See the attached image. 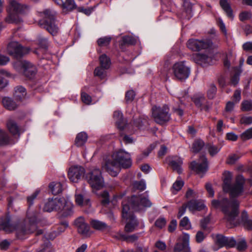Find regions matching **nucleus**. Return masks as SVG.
<instances>
[{
	"instance_id": "nucleus-1",
	"label": "nucleus",
	"mask_w": 252,
	"mask_h": 252,
	"mask_svg": "<svg viewBox=\"0 0 252 252\" xmlns=\"http://www.w3.org/2000/svg\"><path fill=\"white\" fill-rule=\"evenodd\" d=\"M122 216L126 222L125 230L127 232L133 231L138 225L133 212L142 210L145 207H151L150 200L143 195H132L130 198L122 201Z\"/></svg>"
},
{
	"instance_id": "nucleus-2",
	"label": "nucleus",
	"mask_w": 252,
	"mask_h": 252,
	"mask_svg": "<svg viewBox=\"0 0 252 252\" xmlns=\"http://www.w3.org/2000/svg\"><path fill=\"white\" fill-rule=\"evenodd\" d=\"M131 165L130 154L121 150L106 157L102 164V168L112 176H116L120 168H127Z\"/></svg>"
},
{
	"instance_id": "nucleus-3",
	"label": "nucleus",
	"mask_w": 252,
	"mask_h": 252,
	"mask_svg": "<svg viewBox=\"0 0 252 252\" xmlns=\"http://www.w3.org/2000/svg\"><path fill=\"white\" fill-rule=\"evenodd\" d=\"M230 196V200L223 198L221 201L213 200L212 206L215 208L220 207L222 212L224 215V219L226 220L229 227L235 226L237 224L236 218L239 214V203L238 201Z\"/></svg>"
},
{
	"instance_id": "nucleus-4",
	"label": "nucleus",
	"mask_w": 252,
	"mask_h": 252,
	"mask_svg": "<svg viewBox=\"0 0 252 252\" xmlns=\"http://www.w3.org/2000/svg\"><path fill=\"white\" fill-rule=\"evenodd\" d=\"M72 203L64 198H55L49 199L43 207V211L52 212L57 211L60 212L63 217L71 216L73 213Z\"/></svg>"
},
{
	"instance_id": "nucleus-5",
	"label": "nucleus",
	"mask_w": 252,
	"mask_h": 252,
	"mask_svg": "<svg viewBox=\"0 0 252 252\" xmlns=\"http://www.w3.org/2000/svg\"><path fill=\"white\" fill-rule=\"evenodd\" d=\"M35 228L34 223H31L28 228L23 224L13 223L9 217L2 218L0 221V230L8 233L15 231L17 237L21 239H24L25 235L32 233Z\"/></svg>"
},
{
	"instance_id": "nucleus-6",
	"label": "nucleus",
	"mask_w": 252,
	"mask_h": 252,
	"mask_svg": "<svg viewBox=\"0 0 252 252\" xmlns=\"http://www.w3.org/2000/svg\"><path fill=\"white\" fill-rule=\"evenodd\" d=\"M232 179V173L229 171H225L223 179V189L224 192H229L231 197H236L240 195L243 192L245 180L242 175H239L236 178L235 183L231 185Z\"/></svg>"
},
{
	"instance_id": "nucleus-7",
	"label": "nucleus",
	"mask_w": 252,
	"mask_h": 252,
	"mask_svg": "<svg viewBox=\"0 0 252 252\" xmlns=\"http://www.w3.org/2000/svg\"><path fill=\"white\" fill-rule=\"evenodd\" d=\"M29 10L27 5L20 3L18 0H9L6 8L7 16L4 19L6 23L12 24L19 21V16Z\"/></svg>"
},
{
	"instance_id": "nucleus-8",
	"label": "nucleus",
	"mask_w": 252,
	"mask_h": 252,
	"mask_svg": "<svg viewBox=\"0 0 252 252\" xmlns=\"http://www.w3.org/2000/svg\"><path fill=\"white\" fill-rule=\"evenodd\" d=\"M44 19L39 22L40 27L45 28L52 35H56L59 32V28L55 24V17L56 12L54 11L46 9L43 12Z\"/></svg>"
},
{
	"instance_id": "nucleus-9",
	"label": "nucleus",
	"mask_w": 252,
	"mask_h": 252,
	"mask_svg": "<svg viewBox=\"0 0 252 252\" xmlns=\"http://www.w3.org/2000/svg\"><path fill=\"white\" fill-rule=\"evenodd\" d=\"M152 117L155 121L160 125H163L170 119L169 108L166 105L162 106H155L152 109Z\"/></svg>"
},
{
	"instance_id": "nucleus-10",
	"label": "nucleus",
	"mask_w": 252,
	"mask_h": 252,
	"mask_svg": "<svg viewBox=\"0 0 252 252\" xmlns=\"http://www.w3.org/2000/svg\"><path fill=\"white\" fill-rule=\"evenodd\" d=\"M88 182L93 189L98 190L104 186V181L99 169L94 167L87 175Z\"/></svg>"
},
{
	"instance_id": "nucleus-11",
	"label": "nucleus",
	"mask_w": 252,
	"mask_h": 252,
	"mask_svg": "<svg viewBox=\"0 0 252 252\" xmlns=\"http://www.w3.org/2000/svg\"><path fill=\"white\" fill-rule=\"evenodd\" d=\"M172 70L176 79L181 81L187 79L190 74V68L184 61L174 63L172 67Z\"/></svg>"
},
{
	"instance_id": "nucleus-12",
	"label": "nucleus",
	"mask_w": 252,
	"mask_h": 252,
	"mask_svg": "<svg viewBox=\"0 0 252 252\" xmlns=\"http://www.w3.org/2000/svg\"><path fill=\"white\" fill-rule=\"evenodd\" d=\"M14 67L16 68L21 67L23 69L24 75L30 79L33 78L37 71L36 67L26 61H17L14 63Z\"/></svg>"
},
{
	"instance_id": "nucleus-13",
	"label": "nucleus",
	"mask_w": 252,
	"mask_h": 252,
	"mask_svg": "<svg viewBox=\"0 0 252 252\" xmlns=\"http://www.w3.org/2000/svg\"><path fill=\"white\" fill-rule=\"evenodd\" d=\"M7 50L9 55L17 59L20 58L29 51L28 48L22 46L18 42L15 41L9 43Z\"/></svg>"
},
{
	"instance_id": "nucleus-14",
	"label": "nucleus",
	"mask_w": 252,
	"mask_h": 252,
	"mask_svg": "<svg viewBox=\"0 0 252 252\" xmlns=\"http://www.w3.org/2000/svg\"><path fill=\"white\" fill-rule=\"evenodd\" d=\"M189 243V234L183 233L179 238L177 243L174 246V252H191Z\"/></svg>"
},
{
	"instance_id": "nucleus-15",
	"label": "nucleus",
	"mask_w": 252,
	"mask_h": 252,
	"mask_svg": "<svg viewBox=\"0 0 252 252\" xmlns=\"http://www.w3.org/2000/svg\"><path fill=\"white\" fill-rule=\"evenodd\" d=\"M210 40H202L190 39L187 42L188 47L192 51H198L201 49H207L212 46Z\"/></svg>"
},
{
	"instance_id": "nucleus-16",
	"label": "nucleus",
	"mask_w": 252,
	"mask_h": 252,
	"mask_svg": "<svg viewBox=\"0 0 252 252\" xmlns=\"http://www.w3.org/2000/svg\"><path fill=\"white\" fill-rule=\"evenodd\" d=\"M190 168L197 174H204L208 170V161L206 157L202 156L198 162L193 161L191 162Z\"/></svg>"
},
{
	"instance_id": "nucleus-17",
	"label": "nucleus",
	"mask_w": 252,
	"mask_h": 252,
	"mask_svg": "<svg viewBox=\"0 0 252 252\" xmlns=\"http://www.w3.org/2000/svg\"><path fill=\"white\" fill-rule=\"evenodd\" d=\"M85 173V169L80 166H74L69 168L68 172V177L70 181L77 183Z\"/></svg>"
},
{
	"instance_id": "nucleus-18",
	"label": "nucleus",
	"mask_w": 252,
	"mask_h": 252,
	"mask_svg": "<svg viewBox=\"0 0 252 252\" xmlns=\"http://www.w3.org/2000/svg\"><path fill=\"white\" fill-rule=\"evenodd\" d=\"M74 223L77 228L78 232L82 235L85 237H88L90 236L92 234V232L90 230V226L85 222L84 218H78L75 220Z\"/></svg>"
},
{
	"instance_id": "nucleus-19",
	"label": "nucleus",
	"mask_w": 252,
	"mask_h": 252,
	"mask_svg": "<svg viewBox=\"0 0 252 252\" xmlns=\"http://www.w3.org/2000/svg\"><path fill=\"white\" fill-rule=\"evenodd\" d=\"M62 8L63 12L66 13L77 7L74 0H53Z\"/></svg>"
},
{
	"instance_id": "nucleus-20",
	"label": "nucleus",
	"mask_w": 252,
	"mask_h": 252,
	"mask_svg": "<svg viewBox=\"0 0 252 252\" xmlns=\"http://www.w3.org/2000/svg\"><path fill=\"white\" fill-rule=\"evenodd\" d=\"M196 62L203 66L211 65L214 63L213 56L208 53H198L196 55Z\"/></svg>"
},
{
	"instance_id": "nucleus-21",
	"label": "nucleus",
	"mask_w": 252,
	"mask_h": 252,
	"mask_svg": "<svg viewBox=\"0 0 252 252\" xmlns=\"http://www.w3.org/2000/svg\"><path fill=\"white\" fill-rule=\"evenodd\" d=\"M85 193L84 188L81 190L78 188L76 189L75 202L78 205L83 206L90 205V199L84 197Z\"/></svg>"
},
{
	"instance_id": "nucleus-22",
	"label": "nucleus",
	"mask_w": 252,
	"mask_h": 252,
	"mask_svg": "<svg viewBox=\"0 0 252 252\" xmlns=\"http://www.w3.org/2000/svg\"><path fill=\"white\" fill-rule=\"evenodd\" d=\"M189 210L192 212L203 210L205 205L202 200H191L187 204Z\"/></svg>"
},
{
	"instance_id": "nucleus-23",
	"label": "nucleus",
	"mask_w": 252,
	"mask_h": 252,
	"mask_svg": "<svg viewBox=\"0 0 252 252\" xmlns=\"http://www.w3.org/2000/svg\"><path fill=\"white\" fill-rule=\"evenodd\" d=\"M244 61L240 62V65L234 68V74L232 75L230 78V84L231 85L235 86L238 84L240 80V75L242 72V66L243 64Z\"/></svg>"
},
{
	"instance_id": "nucleus-24",
	"label": "nucleus",
	"mask_w": 252,
	"mask_h": 252,
	"mask_svg": "<svg viewBox=\"0 0 252 252\" xmlns=\"http://www.w3.org/2000/svg\"><path fill=\"white\" fill-rule=\"evenodd\" d=\"M170 165L174 170H176L179 173L181 172V166L182 165V159L179 157H174L170 160Z\"/></svg>"
},
{
	"instance_id": "nucleus-25",
	"label": "nucleus",
	"mask_w": 252,
	"mask_h": 252,
	"mask_svg": "<svg viewBox=\"0 0 252 252\" xmlns=\"http://www.w3.org/2000/svg\"><path fill=\"white\" fill-rule=\"evenodd\" d=\"M90 224L93 228L99 231H103L108 227L105 222L97 220H91Z\"/></svg>"
},
{
	"instance_id": "nucleus-26",
	"label": "nucleus",
	"mask_w": 252,
	"mask_h": 252,
	"mask_svg": "<svg viewBox=\"0 0 252 252\" xmlns=\"http://www.w3.org/2000/svg\"><path fill=\"white\" fill-rule=\"evenodd\" d=\"M3 106L8 110H14L17 107V104L9 97H5L2 100Z\"/></svg>"
},
{
	"instance_id": "nucleus-27",
	"label": "nucleus",
	"mask_w": 252,
	"mask_h": 252,
	"mask_svg": "<svg viewBox=\"0 0 252 252\" xmlns=\"http://www.w3.org/2000/svg\"><path fill=\"white\" fill-rule=\"evenodd\" d=\"M87 134L84 132L78 133L75 139V144L77 147H81L84 145L87 140Z\"/></svg>"
},
{
	"instance_id": "nucleus-28",
	"label": "nucleus",
	"mask_w": 252,
	"mask_h": 252,
	"mask_svg": "<svg viewBox=\"0 0 252 252\" xmlns=\"http://www.w3.org/2000/svg\"><path fill=\"white\" fill-rule=\"evenodd\" d=\"M114 118L116 121V124L118 128L121 130L125 128V124L123 121L122 113L119 111H116L114 113Z\"/></svg>"
},
{
	"instance_id": "nucleus-29",
	"label": "nucleus",
	"mask_w": 252,
	"mask_h": 252,
	"mask_svg": "<svg viewBox=\"0 0 252 252\" xmlns=\"http://www.w3.org/2000/svg\"><path fill=\"white\" fill-rule=\"evenodd\" d=\"M7 126L10 132L13 135L19 133V128L17 124L12 120H9L7 123Z\"/></svg>"
},
{
	"instance_id": "nucleus-30",
	"label": "nucleus",
	"mask_w": 252,
	"mask_h": 252,
	"mask_svg": "<svg viewBox=\"0 0 252 252\" xmlns=\"http://www.w3.org/2000/svg\"><path fill=\"white\" fill-rule=\"evenodd\" d=\"M220 5L227 16L230 18H233L232 10L228 2L226 0H220Z\"/></svg>"
},
{
	"instance_id": "nucleus-31",
	"label": "nucleus",
	"mask_w": 252,
	"mask_h": 252,
	"mask_svg": "<svg viewBox=\"0 0 252 252\" xmlns=\"http://www.w3.org/2000/svg\"><path fill=\"white\" fill-rule=\"evenodd\" d=\"M49 188L52 193L57 195L62 191V185L60 182H52L49 185Z\"/></svg>"
},
{
	"instance_id": "nucleus-32",
	"label": "nucleus",
	"mask_w": 252,
	"mask_h": 252,
	"mask_svg": "<svg viewBox=\"0 0 252 252\" xmlns=\"http://www.w3.org/2000/svg\"><path fill=\"white\" fill-rule=\"evenodd\" d=\"M205 148L208 151L210 156L213 157L219 153L221 149V147L209 143L206 145Z\"/></svg>"
},
{
	"instance_id": "nucleus-33",
	"label": "nucleus",
	"mask_w": 252,
	"mask_h": 252,
	"mask_svg": "<svg viewBox=\"0 0 252 252\" xmlns=\"http://www.w3.org/2000/svg\"><path fill=\"white\" fill-rule=\"evenodd\" d=\"M242 222L245 228L252 230V220L248 219L246 212H243L242 215Z\"/></svg>"
},
{
	"instance_id": "nucleus-34",
	"label": "nucleus",
	"mask_w": 252,
	"mask_h": 252,
	"mask_svg": "<svg viewBox=\"0 0 252 252\" xmlns=\"http://www.w3.org/2000/svg\"><path fill=\"white\" fill-rule=\"evenodd\" d=\"M26 94V89L22 86H18L15 88L14 91V96L18 100L22 99Z\"/></svg>"
},
{
	"instance_id": "nucleus-35",
	"label": "nucleus",
	"mask_w": 252,
	"mask_h": 252,
	"mask_svg": "<svg viewBox=\"0 0 252 252\" xmlns=\"http://www.w3.org/2000/svg\"><path fill=\"white\" fill-rule=\"evenodd\" d=\"M108 68L102 67L101 66L96 67L94 71V75L100 79H104L106 75V70Z\"/></svg>"
},
{
	"instance_id": "nucleus-36",
	"label": "nucleus",
	"mask_w": 252,
	"mask_h": 252,
	"mask_svg": "<svg viewBox=\"0 0 252 252\" xmlns=\"http://www.w3.org/2000/svg\"><path fill=\"white\" fill-rule=\"evenodd\" d=\"M100 66L105 68H109L110 66V60L106 55L103 54L99 57Z\"/></svg>"
},
{
	"instance_id": "nucleus-37",
	"label": "nucleus",
	"mask_w": 252,
	"mask_h": 252,
	"mask_svg": "<svg viewBox=\"0 0 252 252\" xmlns=\"http://www.w3.org/2000/svg\"><path fill=\"white\" fill-rule=\"evenodd\" d=\"M156 145L155 144H153L150 145L146 150H145L143 152L137 157V159L138 160H141L143 158L147 157L151 153V152L155 148Z\"/></svg>"
},
{
	"instance_id": "nucleus-38",
	"label": "nucleus",
	"mask_w": 252,
	"mask_h": 252,
	"mask_svg": "<svg viewBox=\"0 0 252 252\" xmlns=\"http://www.w3.org/2000/svg\"><path fill=\"white\" fill-rule=\"evenodd\" d=\"M204 143L203 141L198 140L193 142L192 144L191 150L193 153H198L204 146Z\"/></svg>"
},
{
	"instance_id": "nucleus-39",
	"label": "nucleus",
	"mask_w": 252,
	"mask_h": 252,
	"mask_svg": "<svg viewBox=\"0 0 252 252\" xmlns=\"http://www.w3.org/2000/svg\"><path fill=\"white\" fill-rule=\"evenodd\" d=\"M121 45H133L136 43V39L134 37L130 36H124L122 38Z\"/></svg>"
},
{
	"instance_id": "nucleus-40",
	"label": "nucleus",
	"mask_w": 252,
	"mask_h": 252,
	"mask_svg": "<svg viewBox=\"0 0 252 252\" xmlns=\"http://www.w3.org/2000/svg\"><path fill=\"white\" fill-rule=\"evenodd\" d=\"M68 226V223L67 221L63 222L58 227V230L54 235L49 236V238L50 239H53L55 238L57 235L64 232L65 229Z\"/></svg>"
},
{
	"instance_id": "nucleus-41",
	"label": "nucleus",
	"mask_w": 252,
	"mask_h": 252,
	"mask_svg": "<svg viewBox=\"0 0 252 252\" xmlns=\"http://www.w3.org/2000/svg\"><path fill=\"white\" fill-rule=\"evenodd\" d=\"M133 187L134 189H138L141 191L145 189L146 185L145 181H135L133 183Z\"/></svg>"
},
{
	"instance_id": "nucleus-42",
	"label": "nucleus",
	"mask_w": 252,
	"mask_h": 252,
	"mask_svg": "<svg viewBox=\"0 0 252 252\" xmlns=\"http://www.w3.org/2000/svg\"><path fill=\"white\" fill-rule=\"evenodd\" d=\"M101 197V202L102 205H106L110 202L109 193L107 191H103L99 194Z\"/></svg>"
},
{
	"instance_id": "nucleus-43",
	"label": "nucleus",
	"mask_w": 252,
	"mask_h": 252,
	"mask_svg": "<svg viewBox=\"0 0 252 252\" xmlns=\"http://www.w3.org/2000/svg\"><path fill=\"white\" fill-rule=\"evenodd\" d=\"M217 92V88L214 84H210L209 86V89L207 91V96L212 99L214 97Z\"/></svg>"
},
{
	"instance_id": "nucleus-44",
	"label": "nucleus",
	"mask_w": 252,
	"mask_h": 252,
	"mask_svg": "<svg viewBox=\"0 0 252 252\" xmlns=\"http://www.w3.org/2000/svg\"><path fill=\"white\" fill-rule=\"evenodd\" d=\"M184 185V182L182 180H177L172 186V192L176 194L180 190Z\"/></svg>"
},
{
	"instance_id": "nucleus-45",
	"label": "nucleus",
	"mask_w": 252,
	"mask_h": 252,
	"mask_svg": "<svg viewBox=\"0 0 252 252\" xmlns=\"http://www.w3.org/2000/svg\"><path fill=\"white\" fill-rule=\"evenodd\" d=\"M6 72L3 70L0 69V89L4 88L7 84V81L5 78Z\"/></svg>"
},
{
	"instance_id": "nucleus-46",
	"label": "nucleus",
	"mask_w": 252,
	"mask_h": 252,
	"mask_svg": "<svg viewBox=\"0 0 252 252\" xmlns=\"http://www.w3.org/2000/svg\"><path fill=\"white\" fill-rule=\"evenodd\" d=\"M180 225L186 229H189L191 226L189 218L187 217H184L180 221Z\"/></svg>"
},
{
	"instance_id": "nucleus-47",
	"label": "nucleus",
	"mask_w": 252,
	"mask_h": 252,
	"mask_svg": "<svg viewBox=\"0 0 252 252\" xmlns=\"http://www.w3.org/2000/svg\"><path fill=\"white\" fill-rule=\"evenodd\" d=\"M236 244L235 240L233 237H225L224 247L227 248L234 247Z\"/></svg>"
},
{
	"instance_id": "nucleus-48",
	"label": "nucleus",
	"mask_w": 252,
	"mask_h": 252,
	"mask_svg": "<svg viewBox=\"0 0 252 252\" xmlns=\"http://www.w3.org/2000/svg\"><path fill=\"white\" fill-rule=\"evenodd\" d=\"M242 109L244 111H249L252 110V101L245 100L242 103Z\"/></svg>"
},
{
	"instance_id": "nucleus-49",
	"label": "nucleus",
	"mask_w": 252,
	"mask_h": 252,
	"mask_svg": "<svg viewBox=\"0 0 252 252\" xmlns=\"http://www.w3.org/2000/svg\"><path fill=\"white\" fill-rule=\"evenodd\" d=\"M111 41V37L105 36L100 38L97 40V43L99 46H105L109 45Z\"/></svg>"
},
{
	"instance_id": "nucleus-50",
	"label": "nucleus",
	"mask_w": 252,
	"mask_h": 252,
	"mask_svg": "<svg viewBox=\"0 0 252 252\" xmlns=\"http://www.w3.org/2000/svg\"><path fill=\"white\" fill-rule=\"evenodd\" d=\"M9 142V137L7 134L3 131L0 130V145L7 144Z\"/></svg>"
},
{
	"instance_id": "nucleus-51",
	"label": "nucleus",
	"mask_w": 252,
	"mask_h": 252,
	"mask_svg": "<svg viewBox=\"0 0 252 252\" xmlns=\"http://www.w3.org/2000/svg\"><path fill=\"white\" fill-rule=\"evenodd\" d=\"M209 221V219L208 218H206L202 220L200 222L201 228L203 230L208 231V232L212 230V228L208 226Z\"/></svg>"
},
{
	"instance_id": "nucleus-52",
	"label": "nucleus",
	"mask_w": 252,
	"mask_h": 252,
	"mask_svg": "<svg viewBox=\"0 0 252 252\" xmlns=\"http://www.w3.org/2000/svg\"><path fill=\"white\" fill-rule=\"evenodd\" d=\"M241 138L243 140H246L252 138V127L245 131L241 134Z\"/></svg>"
},
{
	"instance_id": "nucleus-53",
	"label": "nucleus",
	"mask_w": 252,
	"mask_h": 252,
	"mask_svg": "<svg viewBox=\"0 0 252 252\" xmlns=\"http://www.w3.org/2000/svg\"><path fill=\"white\" fill-rule=\"evenodd\" d=\"M252 17V14L250 11H243L239 14V19L241 21H244L250 19Z\"/></svg>"
},
{
	"instance_id": "nucleus-54",
	"label": "nucleus",
	"mask_w": 252,
	"mask_h": 252,
	"mask_svg": "<svg viewBox=\"0 0 252 252\" xmlns=\"http://www.w3.org/2000/svg\"><path fill=\"white\" fill-rule=\"evenodd\" d=\"M225 240V236L220 234H218L216 236L215 241L216 244L218 245L220 247H224Z\"/></svg>"
},
{
	"instance_id": "nucleus-55",
	"label": "nucleus",
	"mask_w": 252,
	"mask_h": 252,
	"mask_svg": "<svg viewBox=\"0 0 252 252\" xmlns=\"http://www.w3.org/2000/svg\"><path fill=\"white\" fill-rule=\"evenodd\" d=\"M193 101L197 107H201L205 103V98L203 95L196 96L193 98Z\"/></svg>"
},
{
	"instance_id": "nucleus-56",
	"label": "nucleus",
	"mask_w": 252,
	"mask_h": 252,
	"mask_svg": "<svg viewBox=\"0 0 252 252\" xmlns=\"http://www.w3.org/2000/svg\"><path fill=\"white\" fill-rule=\"evenodd\" d=\"M166 222V220H165V219L161 218L158 219L155 221V224L157 227L161 229V228H162L163 227H164V226L165 225Z\"/></svg>"
},
{
	"instance_id": "nucleus-57",
	"label": "nucleus",
	"mask_w": 252,
	"mask_h": 252,
	"mask_svg": "<svg viewBox=\"0 0 252 252\" xmlns=\"http://www.w3.org/2000/svg\"><path fill=\"white\" fill-rule=\"evenodd\" d=\"M135 93L133 90H129L126 93V102H131L135 96Z\"/></svg>"
},
{
	"instance_id": "nucleus-58",
	"label": "nucleus",
	"mask_w": 252,
	"mask_h": 252,
	"mask_svg": "<svg viewBox=\"0 0 252 252\" xmlns=\"http://www.w3.org/2000/svg\"><path fill=\"white\" fill-rule=\"evenodd\" d=\"M38 193L39 191L38 190H36L31 196L28 197L27 201L29 206H31L33 204V200L36 198Z\"/></svg>"
},
{
	"instance_id": "nucleus-59",
	"label": "nucleus",
	"mask_w": 252,
	"mask_h": 252,
	"mask_svg": "<svg viewBox=\"0 0 252 252\" xmlns=\"http://www.w3.org/2000/svg\"><path fill=\"white\" fill-rule=\"evenodd\" d=\"M240 123L246 125L252 124V117L251 116H243L240 119Z\"/></svg>"
},
{
	"instance_id": "nucleus-60",
	"label": "nucleus",
	"mask_w": 252,
	"mask_h": 252,
	"mask_svg": "<svg viewBox=\"0 0 252 252\" xmlns=\"http://www.w3.org/2000/svg\"><path fill=\"white\" fill-rule=\"evenodd\" d=\"M81 98L82 101L86 104H90L91 102V97L86 93H82Z\"/></svg>"
},
{
	"instance_id": "nucleus-61",
	"label": "nucleus",
	"mask_w": 252,
	"mask_h": 252,
	"mask_svg": "<svg viewBox=\"0 0 252 252\" xmlns=\"http://www.w3.org/2000/svg\"><path fill=\"white\" fill-rule=\"evenodd\" d=\"M240 158V157L236 154L231 155L227 160V163L229 164H233Z\"/></svg>"
},
{
	"instance_id": "nucleus-62",
	"label": "nucleus",
	"mask_w": 252,
	"mask_h": 252,
	"mask_svg": "<svg viewBox=\"0 0 252 252\" xmlns=\"http://www.w3.org/2000/svg\"><path fill=\"white\" fill-rule=\"evenodd\" d=\"M234 102H232L231 101H228L226 104L225 111V113H224V115L225 116H226V114H225L226 113L231 112L234 109Z\"/></svg>"
},
{
	"instance_id": "nucleus-63",
	"label": "nucleus",
	"mask_w": 252,
	"mask_h": 252,
	"mask_svg": "<svg viewBox=\"0 0 252 252\" xmlns=\"http://www.w3.org/2000/svg\"><path fill=\"white\" fill-rule=\"evenodd\" d=\"M177 225V222L176 220H172L171 221V222H170V224H169L168 227V231L170 232H173L176 229Z\"/></svg>"
},
{
	"instance_id": "nucleus-64",
	"label": "nucleus",
	"mask_w": 252,
	"mask_h": 252,
	"mask_svg": "<svg viewBox=\"0 0 252 252\" xmlns=\"http://www.w3.org/2000/svg\"><path fill=\"white\" fill-rule=\"evenodd\" d=\"M155 247L160 251H164L166 248L165 243L160 240L158 241L155 243Z\"/></svg>"
}]
</instances>
